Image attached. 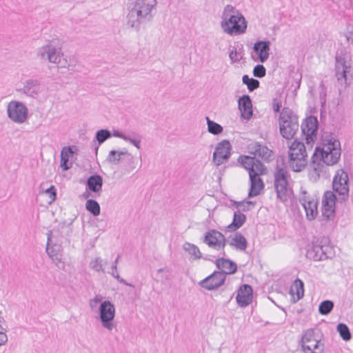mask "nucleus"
Listing matches in <instances>:
<instances>
[{
  "label": "nucleus",
  "mask_w": 353,
  "mask_h": 353,
  "mask_svg": "<svg viewBox=\"0 0 353 353\" xmlns=\"http://www.w3.org/2000/svg\"><path fill=\"white\" fill-rule=\"evenodd\" d=\"M183 248L185 252H188V254L191 255L194 259L197 260L202 258V254L199 248L194 244L185 242L183 245Z\"/></svg>",
  "instance_id": "nucleus-36"
},
{
  "label": "nucleus",
  "mask_w": 353,
  "mask_h": 353,
  "mask_svg": "<svg viewBox=\"0 0 353 353\" xmlns=\"http://www.w3.org/2000/svg\"><path fill=\"white\" fill-rule=\"evenodd\" d=\"M322 248L323 249V260L332 258L334 255V249L332 246L329 245H322Z\"/></svg>",
  "instance_id": "nucleus-47"
},
{
  "label": "nucleus",
  "mask_w": 353,
  "mask_h": 353,
  "mask_svg": "<svg viewBox=\"0 0 353 353\" xmlns=\"http://www.w3.org/2000/svg\"><path fill=\"white\" fill-rule=\"evenodd\" d=\"M232 146L228 140H223L219 143L213 153V161L220 165L229 159L231 155Z\"/></svg>",
  "instance_id": "nucleus-16"
},
{
  "label": "nucleus",
  "mask_w": 353,
  "mask_h": 353,
  "mask_svg": "<svg viewBox=\"0 0 353 353\" xmlns=\"http://www.w3.org/2000/svg\"><path fill=\"white\" fill-rule=\"evenodd\" d=\"M87 190L94 193L101 191L103 186V178L101 175L95 174L90 176L85 183Z\"/></svg>",
  "instance_id": "nucleus-29"
},
{
  "label": "nucleus",
  "mask_w": 353,
  "mask_h": 353,
  "mask_svg": "<svg viewBox=\"0 0 353 353\" xmlns=\"http://www.w3.org/2000/svg\"><path fill=\"white\" fill-rule=\"evenodd\" d=\"M99 319L102 326L108 331H112L116 325L114 323L115 316V307L110 301L101 303L99 308Z\"/></svg>",
  "instance_id": "nucleus-8"
},
{
  "label": "nucleus",
  "mask_w": 353,
  "mask_h": 353,
  "mask_svg": "<svg viewBox=\"0 0 353 353\" xmlns=\"http://www.w3.org/2000/svg\"><path fill=\"white\" fill-rule=\"evenodd\" d=\"M203 242L208 247L219 250H222V255L225 256L224 248L226 245V239L224 235L216 230L212 229L204 234Z\"/></svg>",
  "instance_id": "nucleus-12"
},
{
  "label": "nucleus",
  "mask_w": 353,
  "mask_h": 353,
  "mask_svg": "<svg viewBox=\"0 0 353 353\" xmlns=\"http://www.w3.org/2000/svg\"><path fill=\"white\" fill-rule=\"evenodd\" d=\"M3 331L0 330V345H3L8 340L7 336Z\"/></svg>",
  "instance_id": "nucleus-58"
},
{
  "label": "nucleus",
  "mask_w": 353,
  "mask_h": 353,
  "mask_svg": "<svg viewBox=\"0 0 353 353\" xmlns=\"http://www.w3.org/2000/svg\"><path fill=\"white\" fill-rule=\"evenodd\" d=\"M347 40L353 44V35L352 36H347Z\"/></svg>",
  "instance_id": "nucleus-60"
},
{
  "label": "nucleus",
  "mask_w": 353,
  "mask_h": 353,
  "mask_svg": "<svg viewBox=\"0 0 353 353\" xmlns=\"http://www.w3.org/2000/svg\"><path fill=\"white\" fill-rule=\"evenodd\" d=\"M251 147L253 150L252 153L255 157L256 156H258L268 163L273 159V152L266 145L261 144L259 142H255Z\"/></svg>",
  "instance_id": "nucleus-27"
},
{
  "label": "nucleus",
  "mask_w": 353,
  "mask_h": 353,
  "mask_svg": "<svg viewBox=\"0 0 353 353\" xmlns=\"http://www.w3.org/2000/svg\"><path fill=\"white\" fill-rule=\"evenodd\" d=\"M236 12H239L236 10L232 6L227 5L223 10L222 14V19H225L227 17H229L232 14H236Z\"/></svg>",
  "instance_id": "nucleus-48"
},
{
  "label": "nucleus",
  "mask_w": 353,
  "mask_h": 353,
  "mask_svg": "<svg viewBox=\"0 0 353 353\" xmlns=\"http://www.w3.org/2000/svg\"><path fill=\"white\" fill-rule=\"evenodd\" d=\"M274 176V187L276 193V197L282 202L287 201L291 194L292 190L289 184V179L290 175L285 166L284 160H281V163H277L273 173Z\"/></svg>",
  "instance_id": "nucleus-2"
},
{
  "label": "nucleus",
  "mask_w": 353,
  "mask_h": 353,
  "mask_svg": "<svg viewBox=\"0 0 353 353\" xmlns=\"http://www.w3.org/2000/svg\"><path fill=\"white\" fill-rule=\"evenodd\" d=\"M230 245L236 248L237 250H245L247 248L248 242L243 234L239 232H236Z\"/></svg>",
  "instance_id": "nucleus-34"
},
{
  "label": "nucleus",
  "mask_w": 353,
  "mask_h": 353,
  "mask_svg": "<svg viewBox=\"0 0 353 353\" xmlns=\"http://www.w3.org/2000/svg\"><path fill=\"white\" fill-rule=\"evenodd\" d=\"M229 57L230 60L232 61V63H236L240 61L241 59V57H239L238 52L236 51V48H234L229 53Z\"/></svg>",
  "instance_id": "nucleus-51"
},
{
  "label": "nucleus",
  "mask_w": 353,
  "mask_h": 353,
  "mask_svg": "<svg viewBox=\"0 0 353 353\" xmlns=\"http://www.w3.org/2000/svg\"><path fill=\"white\" fill-rule=\"evenodd\" d=\"M252 72L255 77L263 78L266 74V69L263 65L258 64L254 66Z\"/></svg>",
  "instance_id": "nucleus-45"
},
{
  "label": "nucleus",
  "mask_w": 353,
  "mask_h": 353,
  "mask_svg": "<svg viewBox=\"0 0 353 353\" xmlns=\"http://www.w3.org/2000/svg\"><path fill=\"white\" fill-rule=\"evenodd\" d=\"M221 26L225 33L230 35H238L245 32L247 21L241 13L236 12V14L222 19Z\"/></svg>",
  "instance_id": "nucleus-4"
},
{
  "label": "nucleus",
  "mask_w": 353,
  "mask_h": 353,
  "mask_svg": "<svg viewBox=\"0 0 353 353\" xmlns=\"http://www.w3.org/2000/svg\"><path fill=\"white\" fill-rule=\"evenodd\" d=\"M246 221V216L240 212L236 211L234 212L232 222L228 226L229 231H236L240 228Z\"/></svg>",
  "instance_id": "nucleus-33"
},
{
  "label": "nucleus",
  "mask_w": 353,
  "mask_h": 353,
  "mask_svg": "<svg viewBox=\"0 0 353 353\" xmlns=\"http://www.w3.org/2000/svg\"><path fill=\"white\" fill-rule=\"evenodd\" d=\"M112 137V133L107 129H101L96 132L95 138L98 141L99 145L102 144L107 139Z\"/></svg>",
  "instance_id": "nucleus-44"
},
{
  "label": "nucleus",
  "mask_w": 353,
  "mask_h": 353,
  "mask_svg": "<svg viewBox=\"0 0 353 353\" xmlns=\"http://www.w3.org/2000/svg\"><path fill=\"white\" fill-rule=\"evenodd\" d=\"M163 271V268H160L158 270V272H161Z\"/></svg>",
  "instance_id": "nucleus-63"
},
{
  "label": "nucleus",
  "mask_w": 353,
  "mask_h": 353,
  "mask_svg": "<svg viewBox=\"0 0 353 353\" xmlns=\"http://www.w3.org/2000/svg\"><path fill=\"white\" fill-rule=\"evenodd\" d=\"M252 292V288L250 285H242L236 297L238 305L242 307H245L251 303L253 298Z\"/></svg>",
  "instance_id": "nucleus-21"
},
{
  "label": "nucleus",
  "mask_w": 353,
  "mask_h": 353,
  "mask_svg": "<svg viewBox=\"0 0 353 353\" xmlns=\"http://www.w3.org/2000/svg\"><path fill=\"white\" fill-rule=\"evenodd\" d=\"M271 42L270 41H257L253 47L254 51L258 54L261 63L265 62L270 55Z\"/></svg>",
  "instance_id": "nucleus-26"
},
{
  "label": "nucleus",
  "mask_w": 353,
  "mask_h": 353,
  "mask_svg": "<svg viewBox=\"0 0 353 353\" xmlns=\"http://www.w3.org/2000/svg\"><path fill=\"white\" fill-rule=\"evenodd\" d=\"M299 202L302 205V206L305 205L307 203L310 202L312 200H315L314 198H311L308 195H307V192L305 190H302L301 195L300 196Z\"/></svg>",
  "instance_id": "nucleus-49"
},
{
  "label": "nucleus",
  "mask_w": 353,
  "mask_h": 353,
  "mask_svg": "<svg viewBox=\"0 0 353 353\" xmlns=\"http://www.w3.org/2000/svg\"><path fill=\"white\" fill-rule=\"evenodd\" d=\"M156 4V0H136L127 15L128 25L139 30L141 23L152 19V9Z\"/></svg>",
  "instance_id": "nucleus-1"
},
{
  "label": "nucleus",
  "mask_w": 353,
  "mask_h": 353,
  "mask_svg": "<svg viewBox=\"0 0 353 353\" xmlns=\"http://www.w3.org/2000/svg\"><path fill=\"white\" fill-rule=\"evenodd\" d=\"M111 274V275L114 277L115 279H117V281L121 283H123L125 285H128V286H133L132 284L128 283L125 280H124L123 279L121 278L119 273H117V274H114V272H110Z\"/></svg>",
  "instance_id": "nucleus-54"
},
{
  "label": "nucleus",
  "mask_w": 353,
  "mask_h": 353,
  "mask_svg": "<svg viewBox=\"0 0 353 353\" xmlns=\"http://www.w3.org/2000/svg\"><path fill=\"white\" fill-rule=\"evenodd\" d=\"M264 174H259V172H251L250 175H249L250 181V188L248 192L249 198L259 195L261 194V191L264 189L265 185L263 181L260 177L261 175Z\"/></svg>",
  "instance_id": "nucleus-20"
},
{
  "label": "nucleus",
  "mask_w": 353,
  "mask_h": 353,
  "mask_svg": "<svg viewBox=\"0 0 353 353\" xmlns=\"http://www.w3.org/2000/svg\"><path fill=\"white\" fill-rule=\"evenodd\" d=\"M61 54V45L57 39L52 40L48 44L39 48L37 51L38 57L54 63L60 62Z\"/></svg>",
  "instance_id": "nucleus-5"
},
{
  "label": "nucleus",
  "mask_w": 353,
  "mask_h": 353,
  "mask_svg": "<svg viewBox=\"0 0 353 353\" xmlns=\"http://www.w3.org/2000/svg\"><path fill=\"white\" fill-rule=\"evenodd\" d=\"M323 249L322 248V244L321 243H313L310 246L306 253L307 258L313 259L314 261H323Z\"/></svg>",
  "instance_id": "nucleus-32"
},
{
  "label": "nucleus",
  "mask_w": 353,
  "mask_h": 353,
  "mask_svg": "<svg viewBox=\"0 0 353 353\" xmlns=\"http://www.w3.org/2000/svg\"><path fill=\"white\" fill-rule=\"evenodd\" d=\"M280 133L286 139H292L299 130L298 117L288 108H283L279 116Z\"/></svg>",
  "instance_id": "nucleus-3"
},
{
  "label": "nucleus",
  "mask_w": 353,
  "mask_h": 353,
  "mask_svg": "<svg viewBox=\"0 0 353 353\" xmlns=\"http://www.w3.org/2000/svg\"><path fill=\"white\" fill-rule=\"evenodd\" d=\"M317 206L318 202L316 200H312L305 205L303 206L306 213V217L308 220L312 221L316 218L318 214Z\"/></svg>",
  "instance_id": "nucleus-35"
},
{
  "label": "nucleus",
  "mask_w": 353,
  "mask_h": 353,
  "mask_svg": "<svg viewBox=\"0 0 353 353\" xmlns=\"http://www.w3.org/2000/svg\"><path fill=\"white\" fill-rule=\"evenodd\" d=\"M225 256L217 259L215 261L216 268L220 270L219 272H223L224 275L234 274L237 270V265L235 262L228 259H225Z\"/></svg>",
  "instance_id": "nucleus-23"
},
{
  "label": "nucleus",
  "mask_w": 353,
  "mask_h": 353,
  "mask_svg": "<svg viewBox=\"0 0 353 353\" xmlns=\"http://www.w3.org/2000/svg\"><path fill=\"white\" fill-rule=\"evenodd\" d=\"M334 306V302L330 300H325L319 305V312L322 315L329 314Z\"/></svg>",
  "instance_id": "nucleus-41"
},
{
  "label": "nucleus",
  "mask_w": 353,
  "mask_h": 353,
  "mask_svg": "<svg viewBox=\"0 0 353 353\" xmlns=\"http://www.w3.org/2000/svg\"><path fill=\"white\" fill-rule=\"evenodd\" d=\"M90 192L91 191L87 190V189H86L85 192L83 193L82 196L84 199H88L91 196Z\"/></svg>",
  "instance_id": "nucleus-59"
},
{
  "label": "nucleus",
  "mask_w": 353,
  "mask_h": 353,
  "mask_svg": "<svg viewBox=\"0 0 353 353\" xmlns=\"http://www.w3.org/2000/svg\"><path fill=\"white\" fill-rule=\"evenodd\" d=\"M94 301H95L96 302H99V301H100V299H99L98 297H96V298L94 299Z\"/></svg>",
  "instance_id": "nucleus-62"
},
{
  "label": "nucleus",
  "mask_w": 353,
  "mask_h": 353,
  "mask_svg": "<svg viewBox=\"0 0 353 353\" xmlns=\"http://www.w3.org/2000/svg\"><path fill=\"white\" fill-rule=\"evenodd\" d=\"M46 194H47L52 201H54L57 197V190L54 186L52 185L49 188H48L45 191Z\"/></svg>",
  "instance_id": "nucleus-50"
},
{
  "label": "nucleus",
  "mask_w": 353,
  "mask_h": 353,
  "mask_svg": "<svg viewBox=\"0 0 353 353\" xmlns=\"http://www.w3.org/2000/svg\"><path fill=\"white\" fill-rule=\"evenodd\" d=\"M336 196L334 192L327 190L324 192L322 200V216L330 220L334 216Z\"/></svg>",
  "instance_id": "nucleus-14"
},
{
  "label": "nucleus",
  "mask_w": 353,
  "mask_h": 353,
  "mask_svg": "<svg viewBox=\"0 0 353 353\" xmlns=\"http://www.w3.org/2000/svg\"><path fill=\"white\" fill-rule=\"evenodd\" d=\"M245 203H246L245 200L242 201H236L232 200L231 201V206L235 207L237 209L236 211H239L241 212V211H242V208H244L245 206Z\"/></svg>",
  "instance_id": "nucleus-52"
},
{
  "label": "nucleus",
  "mask_w": 353,
  "mask_h": 353,
  "mask_svg": "<svg viewBox=\"0 0 353 353\" xmlns=\"http://www.w3.org/2000/svg\"><path fill=\"white\" fill-rule=\"evenodd\" d=\"M98 149H99V147H96V148H95L96 152H97Z\"/></svg>",
  "instance_id": "nucleus-64"
},
{
  "label": "nucleus",
  "mask_w": 353,
  "mask_h": 353,
  "mask_svg": "<svg viewBox=\"0 0 353 353\" xmlns=\"http://www.w3.org/2000/svg\"><path fill=\"white\" fill-rule=\"evenodd\" d=\"M205 119L208 125V130L210 133L214 135H218L223 132V128L220 124L212 121L208 117H206Z\"/></svg>",
  "instance_id": "nucleus-38"
},
{
  "label": "nucleus",
  "mask_w": 353,
  "mask_h": 353,
  "mask_svg": "<svg viewBox=\"0 0 353 353\" xmlns=\"http://www.w3.org/2000/svg\"><path fill=\"white\" fill-rule=\"evenodd\" d=\"M290 294L292 295L294 302H296L303 298L304 295V283L296 279L292 283L290 289Z\"/></svg>",
  "instance_id": "nucleus-31"
},
{
  "label": "nucleus",
  "mask_w": 353,
  "mask_h": 353,
  "mask_svg": "<svg viewBox=\"0 0 353 353\" xmlns=\"http://www.w3.org/2000/svg\"><path fill=\"white\" fill-rule=\"evenodd\" d=\"M226 276L223 272L214 271L212 274L199 282L200 286L208 290H213L223 285Z\"/></svg>",
  "instance_id": "nucleus-17"
},
{
  "label": "nucleus",
  "mask_w": 353,
  "mask_h": 353,
  "mask_svg": "<svg viewBox=\"0 0 353 353\" xmlns=\"http://www.w3.org/2000/svg\"><path fill=\"white\" fill-rule=\"evenodd\" d=\"M296 153L299 155V157L301 156H304V157H307V152L305 150V146L301 142H299L296 140H294L293 143L290 146L289 153Z\"/></svg>",
  "instance_id": "nucleus-37"
},
{
  "label": "nucleus",
  "mask_w": 353,
  "mask_h": 353,
  "mask_svg": "<svg viewBox=\"0 0 353 353\" xmlns=\"http://www.w3.org/2000/svg\"><path fill=\"white\" fill-rule=\"evenodd\" d=\"M272 108L275 112H279L282 106L281 101L278 100L276 98L272 99Z\"/></svg>",
  "instance_id": "nucleus-53"
},
{
  "label": "nucleus",
  "mask_w": 353,
  "mask_h": 353,
  "mask_svg": "<svg viewBox=\"0 0 353 353\" xmlns=\"http://www.w3.org/2000/svg\"><path fill=\"white\" fill-rule=\"evenodd\" d=\"M318 125L319 122L316 117L310 116L305 119V122L301 125V130L307 139L309 138L313 139V137H316Z\"/></svg>",
  "instance_id": "nucleus-22"
},
{
  "label": "nucleus",
  "mask_w": 353,
  "mask_h": 353,
  "mask_svg": "<svg viewBox=\"0 0 353 353\" xmlns=\"http://www.w3.org/2000/svg\"><path fill=\"white\" fill-rule=\"evenodd\" d=\"M134 157L125 149L122 151L112 150L109 152V154L106 158V161L117 165L123 160L132 161Z\"/></svg>",
  "instance_id": "nucleus-25"
},
{
  "label": "nucleus",
  "mask_w": 353,
  "mask_h": 353,
  "mask_svg": "<svg viewBox=\"0 0 353 353\" xmlns=\"http://www.w3.org/2000/svg\"><path fill=\"white\" fill-rule=\"evenodd\" d=\"M348 181V174L343 169H339L336 172L332 181V188L341 196L339 199L341 203L347 200L349 196Z\"/></svg>",
  "instance_id": "nucleus-9"
},
{
  "label": "nucleus",
  "mask_w": 353,
  "mask_h": 353,
  "mask_svg": "<svg viewBox=\"0 0 353 353\" xmlns=\"http://www.w3.org/2000/svg\"><path fill=\"white\" fill-rule=\"evenodd\" d=\"M242 81L245 84L250 92H252L259 87L260 83L257 79L250 78L248 75L245 74L243 76Z\"/></svg>",
  "instance_id": "nucleus-43"
},
{
  "label": "nucleus",
  "mask_w": 353,
  "mask_h": 353,
  "mask_svg": "<svg viewBox=\"0 0 353 353\" xmlns=\"http://www.w3.org/2000/svg\"><path fill=\"white\" fill-rule=\"evenodd\" d=\"M302 350L305 353H323L324 350L323 344L314 337V330L308 329L302 334L300 341Z\"/></svg>",
  "instance_id": "nucleus-10"
},
{
  "label": "nucleus",
  "mask_w": 353,
  "mask_h": 353,
  "mask_svg": "<svg viewBox=\"0 0 353 353\" xmlns=\"http://www.w3.org/2000/svg\"><path fill=\"white\" fill-rule=\"evenodd\" d=\"M48 241L46 245V252L54 263L58 266V263L62 260V247L57 241L53 242L52 231L49 230L47 233Z\"/></svg>",
  "instance_id": "nucleus-15"
},
{
  "label": "nucleus",
  "mask_w": 353,
  "mask_h": 353,
  "mask_svg": "<svg viewBox=\"0 0 353 353\" xmlns=\"http://www.w3.org/2000/svg\"><path fill=\"white\" fill-rule=\"evenodd\" d=\"M335 60V76L338 83L346 88L347 85L350 84L353 78L352 74L350 72V64L341 55H336Z\"/></svg>",
  "instance_id": "nucleus-7"
},
{
  "label": "nucleus",
  "mask_w": 353,
  "mask_h": 353,
  "mask_svg": "<svg viewBox=\"0 0 353 353\" xmlns=\"http://www.w3.org/2000/svg\"><path fill=\"white\" fill-rule=\"evenodd\" d=\"M246 203H245V206L244 208H242V211L243 212H248L249 210H250L251 208L250 206L252 205L254 206L255 205V202L254 201H246Z\"/></svg>",
  "instance_id": "nucleus-55"
},
{
  "label": "nucleus",
  "mask_w": 353,
  "mask_h": 353,
  "mask_svg": "<svg viewBox=\"0 0 353 353\" xmlns=\"http://www.w3.org/2000/svg\"><path fill=\"white\" fill-rule=\"evenodd\" d=\"M325 163L323 160H321V156L318 153V150H314L313 155L311 159L310 164V176L314 179V181H317L321 176V173L324 172L326 168Z\"/></svg>",
  "instance_id": "nucleus-19"
},
{
  "label": "nucleus",
  "mask_w": 353,
  "mask_h": 353,
  "mask_svg": "<svg viewBox=\"0 0 353 353\" xmlns=\"http://www.w3.org/2000/svg\"><path fill=\"white\" fill-rule=\"evenodd\" d=\"M120 257H121V256L119 254L117 256V257L116 258V259L114 260V261L113 262V263L112 265V267H111V269H112V272H114V274L118 273V272H117V263L119 262V260Z\"/></svg>",
  "instance_id": "nucleus-56"
},
{
  "label": "nucleus",
  "mask_w": 353,
  "mask_h": 353,
  "mask_svg": "<svg viewBox=\"0 0 353 353\" xmlns=\"http://www.w3.org/2000/svg\"><path fill=\"white\" fill-rule=\"evenodd\" d=\"M90 268L96 272H104L102 265V259L100 257L96 258L94 261L90 263Z\"/></svg>",
  "instance_id": "nucleus-46"
},
{
  "label": "nucleus",
  "mask_w": 353,
  "mask_h": 353,
  "mask_svg": "<svg viewBox=\"0 0 353 353\" xmlns=\"http://www.w3.org/2000/svg\"><path fill=\"white\" fill-rule=\"evenodd\" d=\"M8 117L16 123H23L28 117L26 105L19 101H11L7 105Z\"/></svg>",
  "instance_id": "nucleus-11"
},
{
  "label": "nucleus",
  "mask_w": 353,
  "mask_h": 353,
  "mask_svg": "<svg viewBox=\"0 0 353 353\" xmlns=\"http://www.w3.org/2000/svg\"><path fill=\"white\" fill-rule=\"evenodd\" d=\"M237 162L248 171L249 175L251 172H259V174H266L267 172L266 166L255 157L240 155L237 159Z\"/></svg>",
  "instance_id": "nucleus-13"
},
{
  "label": "nucleus",
  "mask_w": 353,
  "mask_h": 353,
  "mask_svg": "<svg viewBox=\"0 0 353 353\" xmlns=\"http://www.w3.org/2000/svg\"><path fill=\"white\" fill-rule=\"evenodd\" d=\"M299 155L296 153H289L290 167L294 172H296L302 171L307 165L306 157H304V156L299 157Z\"/></svg>",
  "instance_id": "nucleus-28"
},
{
  "label": "nucleus",
  "mask_w": 353,
  "mask_h": 353,
  "mask_svg": "<svg viewBox=\"0 0 353 353\" xmlns=\"http://www.w3.org/2000/svg\"><path fill=\"white\" fill-rule=\"evenodd\" d=\"M85 209L94 216H99L101 212V208L99 203L92 199L87 200Z\"/></svg>",
  "instance_id": "nucleus-39"
},
{
  "label": "nucleus",
  "mask_w": 353,
  "mask_h": 353,
  "mask_svg": "<svg viewBox=\"0 0 353 353\" xmlns=\"http://www.w3.org/2000/svg\"><path fill=\"white\" fill-rule=\"evenodd\" d=\"M202 258H203L204 260L211 261V259H210V257H209L208 256H202Z\"/></svg>",
  "instance_id": "nucleus-61"
},
{
  "label": "nucleus",
  "mask_w": 353,
  "mask_h": 353,
  "mask_svg": "<svg viewBox=\"0 0 353 353\" xmlns=\"http://www.w3.org/2000/svg\"><path fill=\"white\" fill-rule=\"evenodd\" d=\"M336 330L344 341H347L352 339L351 332L346 324L343 323H339L336 327Z\"/></svg>",
  "instance_id": "nucleus-40"
},
{
  "label": "nucleus",
  "mask_w": 353,
  "mask_h": 353,
  "mask_svg": "<svg viewBox=\"0 0 353 353\" xmlns=\"http://www.w3.org/2000/svg\"><path fill=\"white\" fill-rule=\"evenodd\" d=\"M339 146V141L334 140L332 142L330 141L323 148L316 147L315 149L318 150L321 160H323L327 165H332L336 164L340 159L341 150L337 148Z\"/></svg>",
  "instance_id": "nucleus-6"
},
{
  "label": "nucleus",
  "mask_w": 353,
  "mask_h": 353,
  "mask_svg": "<svg viewBox=\"0 0 353 353\" xmlns=\"http://www.w3.org/2000/svg\"><path fill=\"white\" fill-rule=\"evenodd\" d=\"M74 152L71 147H64L61 152L60 166L63 170L66 171L72 168V163L70 161L73 157Z\"/></svg>",
  "instance_id": "nucleus-30"
},
{
  "label": "nucleus",
  "mask_w": 353,
  "mask_h": 353,
  "mask_svg": "<svg viewBox=\"0 0 353 353\" xmlns=\"http://www.w3.org/2000/svg\"><path fill=\"white\" fill-rule=\"evenodd\" d=\"M112 135L115 137H118L122 139L123 140H125L127 134H124L119 130H114Z\"/></svg>",
  "instance_id": "nucleus-57"
},
{
  "label": "nucleus",
  "mask_w": 353,
  "mask_h": 353,
  "mask_svg": "<svg viewBox=\"0 0 353 353\" xmlns=\"http://www.w3.org/2000/svg\"><path fill=\"white\" fill-rule=\"evenodd\" d=\"M141 138L142 137L139 134L132 132L129 134H127L124 141L130 142L137 149H140Z\"/></svg>",
  "instance_id": "nucleus-42"
},
{
  "label": "nucleus",
  "mask_w": 353,
  "mask_h": 353,
  "mask_svg": "<svg viewBox=\"0 0 353 353\" xmlns=\"http://www.w3.org/2000/svg\"><path fill=\"white\" fill-rule=\"evenodd\" d=\"M26 96L36 99L41 92V83L38 79H29L23 83V87L17 90Z\"/></svg>",
  "instance_id": "nucleus-18"
},
{
  "label": "nucleus",
  "mask_w": 353,
  "mask_h": 353,
  "mask_svg": "<svg viewBox=\"0 0 353 353\" xmlns=\"http://www.w3.org/2000/svg\"><path fill=\"white\" fill-rule=\"evenodd\" d=\"M238 104L241 117L245 119H250L253 114L250 97L248 94L243 95L239 99Z\"/></svg>",
  "instance_id": "nucleus-24"
}]
</instances>
